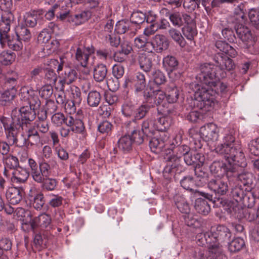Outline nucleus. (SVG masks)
I'll return each instance as SVG.
<instances>
[{
  "label": "nucleus",
  "instance_id": "10",
  "mask_svg": "<svg viewBox=\"0 0 259 259\" xmlns=\"http://www.w3.org/2000/svg\"><path fill=\"white\" fill-rule=\"evenodd\" d=\"M20 95L24 100L27 101L29 106L33 110L39 109L41 102L36 91L28 87H23L20 90Z\"/></svg>",
  "mask_w": 259,
  "mask_h": 259
},
{
  "label": "nucleus",
  "instance_id": "21",
  "mask_svg": "<svg viewBox=\"0 0 259 259\" xmlns=\"http://www.w3.org/2000/svg\"><path fill=\"white\" fill-rule=\"evenodd\" d=\"M28 198L33 207L37 210H40L45 204V199L42 192L35 188L31 189L28 194Z\"/></svg>",
  "mask_w": 259,
  "mask_h": 259
},
{
  "label": "nucleus",
  "instance_id": "20",
  "mask_svg": "<svg viewBox=\"0 0 259 259\" xmlns=\"http://www.w3.org/2000/svg\"><path fill=\"white\" fill-rule=\"evenodd\" d=\"M128 134H131L133 143L140 145L144 142L145 137L143 134L137 129V123L135 120H131L125 123Z\"/></svg>",
  "mask_w": 259,
  "mask_h": 259
},
{
  "label": "nucleus",
  "instance_id": "52",
  "mask_svg": "<svg viewBox=\"0 0 259 259\" xmlns=\"http://www.w3.org/2000/svg\"><path fill=\"white\" fill-rule=\"evenodd\" d=\"M228 244V249L231 252H236L240 250L245 245L244 240L237 237L234 239L231 242H227Z\"/></svg>",
  "mask_w": 259,
  "mask_h": 259
},
{
  "label": "nucleus",
  "instance_id": "1",
  "mask_svg": "<svg viewBox=\"0 0 259 259\" xmlns=\"http://www.w3.org/2000/svg\"><path fill=\"white\" fill-rule=\"evenodd\" d=\"M215 151L218 154L223 155L228 163L235 162H239L238 164L246 165L241 142L231 135L225 136L224 143L218 145Z\"/></svg>",
  "mask_w": 259,
  "mask_h": 259
},
{
  "label": "nucleus",
  "instance_id": "4",
  "mask_svg": "<svg viewBox=\"0 0 259 259\" xmlns=\"http://www.w3.org/2000/svg\"><path fill=\"white\" fill-rule=\"evenodd\" d=\"M171 148H174V152L176 154L167 155L164 157L167 162L163 170L164 175L166 173L172 174L180 173L182 169L180 164V158L182 156L185 157V156L190 151V148L186 145H180L176 147H172Z\"/></svg>",
  "mask_w": 259,
  "mask_h": 259
},
{
  "label": "nucleus",
  "instance_id": "53",
  "mask_svg": "<svg viewBox=\"0 0 259 259\" xmlns=\"http://www.w3.org/2000/svg\"><path fill=\"white\" fill-rule=\"evenodd\" d=\"M15 53L9 51H3L0 53V63L4 65L11 64L15 59Z\"/></svg>",
  "mask_w": 259,
  "mask_h": 259
},
{
  "label": "nucleus",
  "instance_id": "31",
  "mask_svg": "<svg viewBox=\"0 0 259 259\" xmlns=\"http://www.w3.org/2000/svg\"><path fill=\"white\" fill-rule=\"evenodd\" d=\"M13 176L11 178L12 181L14 183L23 184L27 180L29 173L25 169H17L12 172Z\"/></svg>",
  "mask_w": 259,
  "mask_h": 259
},
{
  "label": "nucleus",
  "instance_id": "25",
  "mask_svg": "<svg viewBox=\"0 0 259 259\" xmlns=\"http://www.w3.org/2000/svg\"><path fill=\"white\" fill-rule=\"evenodd\" d=\"M66 125L70 127L71 131L76 134L83 135L85 128L82 121L79 119L74 118L72 116H67Z\"/></svg>",
  "mask_w": 259,
  "mask_h": 259
},
{
  "label": "nucleus",
  "instance_id": "46",
  "mask_svg": "<svg viewBox=\"0 0 259 259\" xmlns=\"http://www.w3.org/2000/svg\"><path fill=\"white\" fill-rule=\"evenodd\" d=\"M154 107L153 104H148L147 103H143L135 111L134 119L132 120H140L144 118L147 113L149 112L150 108Z\"/></svg>",
  "mask_w": 259,
  "mask_h": 259
},
{
  "label": "nucleus",
  "instance_id": "60",
  "mask_svg": "<svg viewBox=\"0 0 259 259\" xmlns=\"http://www.w3.org/2000/svg\"><path fill=\"white\" fill-rule=\"evenodd\" d=\"M248 16L251 25L259 29V10L252 9L248 12Z\"/></svg>",
  "mask_w": 259,
  "mask_h": 259
},
{
  "label": "nucleus",
  "instance_id": "48",
  "mask_svg": "<svg viewBox=\"0 0 259 259\" xmlns=\"http://www.w3.org/2000/svg\"><path fill=\"white\" fill-rule=\"evenodd\" d=\"M139 63L141 69L144 71L149 72L151 71L152 67V59L146 54H142L139 56Z\"/></svg>",
  "mask_w": 259,
  "mask_h": 259
},
{
  "label": "nucleus",
  "instance_id": "51",
  "mask_svg": "<svg viewBox=\"0 0 259 259\" xmlns=\"http://www.w3.org/2000/svg\"><path fill=\"white\" fill-rule=\"evenodd\" d=\"M150 41H148L147 39L142 36L137 37L135 38L134 44L136 47L142 49L143 51L151 52Z\"/></svg>",
  "mask_w": 259,
  "mask_h": 259
},
{
  "label": "nucleus",
  "instance_id": "36",
  "mask_svg": "<svg viewBox=\"0 0 259 259\" xmlns=\"http://www.w3.org/2000/svg\"><path fill=\"white\" fill-rule=\"evenodd\" d=\"M178 64L179 62L174 56L167 55L163 59V67L168 73L176 70L178 67Z\"/></svg>",
  "mask_w": 259,
  "mask_h": 259
},
{
  "label": "nucleus",
  "instance_id": "5",
  "mask_svg": "<svg viewBox=\"0 0 259 259\" xmlns=\"http://www.w3.org/2000/svg\"><path fill=\"white\" fill-rule=\"evenodd\" d=\"M223 78V75L217 71L215 65L212 63H203L199 67V72L197 75L196 79L204 85H211L215 83V81Z\"/></svg>",
  "mask_w": 259,
  "mask_h": 259
},
{
  "label": "nucleus",
  "instance_id": "49",
  "mask_svg": "<svg viewBox=\"0 0 259 259\" xmlns=\"http://www.w3.org/2000/svg\"><path fill=\"white\" fill-rule=\"evenodd\" d=\"M101 95L99 92L92 91L89 92L87 98L88 104L92 107H97L101 102Z\"/></svg>",
  "mask_w": 259,
  "mask_h": 259
},
{
  "label": "nucleus",
  "instance_id": "15",
  "mask_svg": "<svg viewBox=\"0 0 259 259\" xmlns=\"http://www.w3.org/2000/svg\"><path fill=\"white\" fill-rule=\"evenodd\" d=\"M132 83L136 93L141 92L146 87V80L144 74L141 72H137L133 77H127L125 79L123 87L126 88L129 83Z\"/></svg>",
  "mask_w": 259,
  "mask_h": 259
},
{
  "label": "nucleus",
  "instance_id": "18",
  "mask_svg": "<svg viewBox=\"0 0 259 259\" xmlns=\"http://www.w3.org/2000/svg\"><path fill=\"white\" fill-rule=\"evenodd\" d=\"M21 40L15 32L12 34H9L6 35V38L2 36L0 38V44L3 48L7 44L10 49L18 51L21 50L23 47Z\"/></svg>",
  "mask_w": 259,
  "mask_h": 259
},
{
  "label": "nucleus",
  "instance_id": "13",
  "mask_svg": "<svg viewBox=\"0 0 259 259\" xmlns=\"http://www.w3.org/2000/svg\"><path fill=\"white\" fill-rule=\"evenodd\" d=\"M200 135L205 141H215L219 138V128L213 123H209L201 127Z\"/></svg>",
  "mask_w": 259,
  "mask_h": 259
},
{
  "label": "nucleus",
  "instance_id": "2",
  "mask_svg": "<svg viewBox=\"0 0 259 259\" xmlns=\"http://www.w3.org/2000/svg\"><path fill=\"white\" fill-rule=\"evenodd\" d=\"M0 120L10 145L21 147L27 144V137H24L23 134H20L22 123L20 122L19 119H11L3 116Z\"/></svg>",
  "mask_w": 259,
  "mask_h": 259
},
{
  "label": "nucleus",
  "instance_id": "26",
  "mask_svg": "<svg viewBox=\"0 0 259 259\" xmlns=\"http://www.w3.org/2000/svg\"><path fill=\"white\" fill-rule=\"evenodd\" d=\"M235 30L238 37L245 44L253 42V35L250 29L242 24L235 26Z\"/></svg>",
  "mask_w": 259,
  "mask_h": 259
},
{
  "label": "nucleus",
  "instance_id": "64",
  "mask_svg": "<svg viewBox=\"0 0 259 259\" xmlns=\"http://www.w3.org/2000/svg\"><path fill=\"white\" fill-rule=\"evenodd\" d=\"M168 93L166 95V101L169 103H174L177 101L179 97V91L178 89L174 87L168 89Z\"/></svg>",
  "mask_w": 259,
  "mask_h": 259
},
{
  "label": "nucleus",
  "instance_id": "6",
  "mask_svg": "<svg viewBox=\"0 0 259 259\" xmlns=\"http://www.w3.org/2000/svg\"><path fill=\"white\" fill-rule=\"evenodd\" d=\"M213 60L215 63L214 65L216 69L221 74L223 75V77L225 76V71L226 70L231 71L235 67V64L232 60L223 53L215 54L213 57Z\"/></svg>",
  "mask_w": 259,
  "mask_h": 259
},
{
  "label": "nucleus",
  "instance_id": "37",
  "mask_svg": "<svg viewBox=\"0 0 259 259\" xmlns=\"http://www.w3.org/2000/svg\"><path fill=\"white\" fill-rule=\"evenodd\" d=\"M184 160L185 163L188 165H191L195 164L196 165L198 162H200L202 166L203 162V156L199 153L193 151H190L184 157Z\"/></svg>",
  "mask_w": 259,
  "mask_h": 259
},
{
  "label": "nucleus",
  "instance_id": "63",
  "mask_svg": "<svg viewBox=\"0 0 259 259\" xmlns=\"http://www.w3.org/2000/svg\"><path fill=\"white\" fill-rule=\"evenodd\" d=\"M91 16V13L89 11H83L74 16L72 21L75 24L79 25L87 21Z\"/></svg>",
  "mask_w": 259,
  "mask_h": 259
},
{
  "label": "nucleus",
  "instance_id": "61",
  "mask_svg": "<svg viewBox=\"0 0 259 259\" xmlns=\"http://www.w3.org/2000/svg\"><path fill=\"white\" fill-rule=\"evenodd\" d=\"M181 186L185 189L190 191H193L192 187L196 185L193 178L192 176H188L184 177L180 181Z\"/></svg>",
  "mask_w": 259,
  "mask_h": 259
},
{
  "label": "nucleus",
  "instance_id": "54",
  "mask_svg": "<svg viewBox=\"0 0 259 259\" xmlns=\"http://www.w3.org/2000/svg\"><path fill=\"white\" fill-rule=\"evenodd\" d=\"M151 79L157 85H161L166 81V77L164 73L160 70H154L150 75Z\"/></svg>",
  "mask_w": 259,
  "mask_h": 259
},
{
  "label": "nucleus",
  "instance_id": "16",
  "mask_svg": "<svg viewBox=\"0 0 259 259\" xmlns=\"http://www.w3.org/2000/svg\"><path fill=\"white\" fill-rule=\"evenodd\" d=\"M151 52L153 50L157 53H160L166 50L169 47L168 39L163 34H156L153 36L150 41Z\"/></svg>",
  "mask_w": 259,
  "mask_h": 259
},
{
  "label": "nucleus",
  "instance_id": "7",
  "mask_svg": "<svg viewBox=\"0 0 259 259\" xmlns=\"http://www.w3.org/2000/svg\"><path fill=\"white\" fill-rule=\"evenodd\" d=\"M44 12L42 10H33L26 13L24 16L25 26L39 28L44 22Z\"/></svg>",
  "mask_w": 259,
  "mask_h": 259
},
{
  "label": "nucleus",
  "instance_id": "50",
  "mask_svg": "<svg viewBox=\"0 0 259 259\" xmlns=\"http://www.w3.org/2000/svg\"><path fill=\"white\" fill-rule=\"evenodd\" d=\"M168 33L170 38L181 47L185 46L186 42L184 38L179 30L171 27L168 30Z\"/></svg>",
  "mask_w": 259,
  "mask_h": 259
},
{
  "label": "nucleus",
  "instance_id": "57",
  "mask_svg": "<svg viewBox=\"0 0 259 259\" xmlns=\"http://www.w3.org/2000/svg\"><path fill=\"white\" fill-rule=\"evenodd\" d=\"M183 217L186 224L188 226L198 228L201 225L200 220L193 214L188 213L185 214Z\"/></svg>",
  "mask_w": 259,
  "mask_h": 259
},
{
  "label": "nucleus",
  "instance_id": "23",
  "mask_svg": "<svg viewBox=\"0 0 259 259\" xmlns=\"http://www.w3.org/2000/svg\"><path fill=\"white\" fill-rule=\"evenodd\" d=\"M191 16L185 13L175 12L168 14V18L172 25L175 27L180 28L183 26Z\"/></svg>",
  "mask_w": 259,
  "mask_h": 259
},
{
  "label": "nucleus",
  "instance_id": "30",
  "mask_svg": "<svg viewBox=\"0 0 259 259\" xmlns=\"http://www.w3.org/2000/svg\"><path fill=\"white\" fill-rule=\"evenodd\" d=\"M215 232L220 244L230 241L232 233L230 229L226 226L219 225L217 227Z\"/></svg>",
  "mask_w": 259,
  "mask_h": 259
},
{
  "label": "nucleus",
  "instance_id": "29",
  "mask_svg": "<svg viewBox=\"0 0 259 259\" xmlns=\"http://www.w3.org/2000/svg\"><path fill=\"white\" fill-rule=\"evenodd\" d=\"M50 165L46 162L39 163L37 173L34 175L33 180L35 182H41L44 178H48L51 174Z\"/></svg>",
  "mask_w": 259,
  "mask_h": 259
},
{
  "label": "nucleus",
  "instance_id": "11",
  "mask_svg": "<svg viewBox=\"0 0 259 259\" xmlns=\"http://www.w3.org/2000/svg\"><path fill=\"white\" fill-rule=\"evenodd\" d=\"M203 237L206 243L208 244V253L214 254L210 259H218L221 249L215 232H206L203 234Z\"/></svg>",
  "mask_w": 259,
  "mask_h": 259
},
{
  "label": "nucleus",
  "instance_id": "24",
  "mask_svg": "<svg viewBox=\"0 0 259 259\" xmlns=\"http://www.w3.org/2000/svg\"><path fill=\"white\" fill-rule=\"evenodd\" d=\"M164 137L162 138H158L156 137H152L149 139V147L151 150L155 153H159L163 151V149L165 146L167 144V140L168 139L166 133H163Z\"/></svg>",
  "mask_w": 259,
  "mask_h": 259
},
{
  "label": "nucleus",
  "instance_id": "39",
  "mask_svg": "<svg viewBox=\"0 0 259 259\" xmlns=\"http://www.w3.org/2000/svg\"><path fill=\"white\" fill-rule=\"evenodd\" d=\"M107 73V68L105 65L100 64L95 66L94 69V78L98 82L103 81Z\"/></svg>",
  "mask_w": 259,
  "mask_h": 259
},
{
  "label": "nucleus",
  "instance_id": "41",
  "mask_svg": "<svg viewBox=\"0 0 259 259\" xmlns=\"http://www.w3.org/2000/svg\"><path fill=\"white\" fill-rule=\"evenodd\" d=\"M155 130H156L155 123L152 120L147 119L142 122V134L146 137L151 138L154 134Z\"/></svg>",
  "mask_w": 259,
  "mask_h": 259
},
{
  "label": "nucleus",
  "instance_id": "38",
  "mask_svg": "<svg viewBox=\"0 0 259 259\" xmlns=\"http://www.w3.org/2000/svg\"><path fill=\"white\" fill-rule=\"evenodd\" d=\"M194 207L198 213L203 215L207 214L210 210L207 201L202 198H197L195 200Z\"/></svg>",
  "mask_w": 259,
  "mask_h": 259
},
{
  "label": "nucleus",
  "instance_id": "14",
  "mask_svg": "<svg viewBox=\"0 0 259 259\" xmlns=\"http://www.w3.org/2000/svg\"><path fill=\"white\" fill-rule=\"evenodd\" d=\"M163 116L159 117L155 121L156 130L158 131L165 132L172 123V119L169 115L174 113V110L171 108L164 109L162 111Z\"/></svg>",
  "mask_w": 259,
  "mask_h": 259
},
{
  "label": "nucleus",
  "instance_id": "47",
  "mask_svg": "<svg viewBox=\"0 0 259 259\" xmlns=\"http://www.w3.org/2000/svg\"><path fill=\"white\" fill-rule=\"evenodd\" d=\"M17 89H7L1 95L0 102L2 105L6 106L10 103L14 99Z\"/></svg>",
  "mask_w": 259,
  "mask_h": 259
},
{
  "label": "nucleus",
  "instance_id": "42",
  "mask_svg": "<svg viewBox=\"0 0 259 259\" xmlns=\"http://www.w3.org/2000/svg\"><path fill=\"white\" fill-rule=\"evenodd\" d=\"M174 199L177 207L182 213L185 214L189 213L190 210L189 205L183 197L180 195H176Z\"/></svg>",
  "mask_w": 259,
  "mask_h": 259
},
{
  "label": "nucleus",
  "instance_id": "32",
  "mask_svg": "<svg viewBox=\"0 0 259 259\" xmlns=\"http://www.w3.org/2000/svg\"><path fill=\"white\" fill-rule=\"evenodd\" d=\"M237 180L241 182L244 186L251 187L254 179L253 175L251 172L245 169H240Z\"/></svg>",
  "mask_w": 259,
  "mask_h": 259
},
{
  "label": "nucleus",
  "instance_id": "62",
  "mask_svg": "<svg viewBox=\"0 0 259 259\" xmlns=\"http://www.w3.org/2000/svg\"><path fill=\"white\" fill-rule=\"evenodd\" d=\"M49 197L48 204L50 206L56 208L62 205L64 199L61 196L51 194Z\"/></svg>",
  "mask_w": 259,
  "mask_h": 259
},
{
  "label": "nucleus",
  "instance_id": "35",
  "mask_svg": "<svg viewBox=\"0 0 259 259\" xmlns=\"http://www.w3.org/2000/svg\"><path fill=\"white\" fill-rule=\"evenodd\" d=\"M27 144L31 146L38 145L40 143L41 139L35 126H31L27 131Z\"/></svg>",
  "mask_w": 259,
  "mask_h": 259
},
{
  "label": "nucleus",
  "instance_id": "43",
  "mask_svg": "<svg viewBox=\"0 0 259 259\" xmlns=\"http://www.w3.org/2000/svg\"><path fill=\"white\" fill-rule=\"evenodd\" d=\"M146 19V14L141 12V11H136L134 12L131 16L130 18V22H131L132 24L135 26V28H137V30L140 28V25L142 24Z\"/></svg>",
  "mask_w": 259,
  "mask_h": 259
},
{
  "label": "nucleus",
  "instance_id": "44",
  "mask_svg": "<svg viewBox=\"0 0 259 259\" xmlns=\"http://www.w3.org/2000/svg\"><path fill=\"white\" fill-rule=\"evenodd\" d=\"M118 147L124 152H129L132 148L133 142L129 134L121 137L118 142Z\"/></svg>",
  "mask_w": 259,
  "mask_h": 259
},
{
  "label": "nucleus",
  "instance_id": "58",
  "mask_svg": "<svg viewBox=\"0 0 259 259\" xmlns=\"http://www.w3.org/2000/svg\"><path fill=\"white\" fill-rule=\"evenodd\" d=\"M231 195L236 202L242 201L245 195V193L241 186H236L231 190Z\"/></svg>",
  "mask_w": 259,
  "mask_h": 259
},
{
  "label": "nucleus",
  "instance_id": "27",
  "mask_svg": "<svg viewBox=\"0 0 259 259\" xmlns=\"http://www.w3.org/2000/svg\"><path fill=\"white\" fill-rule=\"evenodd\" d=\"M23 191L22 189L17 187L9 188L6 193V197L12 204H18L22 199Z\"/></svg>",
  "mask_w": 259,
  "mask_h": 259
},
{
  "label": "nucleus",
  "instance_id": "56",
  "mask_svg": "<svg viewBox=\"0 0 259 259\" xmlns=\"http://www.w3.org/2000/svg\"><path fill=\"white\" fill-rule=\"evenodd\" d=\"M44 79L47 84L54 85L58 79L55 71L52 68H47L44 70Z\"/></svg>",
  "mask_w": 259,
  "mask_h": 259
},
{
  "label": "nucleus",
  "instance_id": "12",
  "mask_svg": "<svg viewBox=\"0 0 259 259\" xmlns=\"http://www.w3.org/2000/svg\"><path fill=\"white\" fill-rule=\"evenodd\" d=\"M208 187L219 196L224 195L229 191L228 181L219 177L213 178L208 182Z\"/></svg>",
  "mask_w": 259,
  "mask_h": 259
},
{
  "label": "nucleus",
  "instance_id": "59",
  "mask_svg": "<svg viewBox=\"0 0 259 259\" xmlns=\"http://www.w3.org/2000/svg\"><path fill=\"white\" fill-rule=\"evenodd\" d=\"M18 78L19 75L15 72H12L11 76L8 74L6 77V85L9 88V89H16V87L18 85Z\"/></svg>",
  "mask_w": 259,
  "mask_h": 259
},
{
  "label": "nucleus",
  "instance_id": "40",
  "mask_svg": "<svg viewBox=\"0 0 259 259\" xmlns=\"http://www.w3.org/2000/svg\"><path fill=\"white\" fill-rule=\"evenodd\" d=\"M40 183L41 188L44 191H53L57 189L58 182L55 179L45 178L44 180L41 182H37Z\"/></svg>",
  "mask_w": 259,
  "mask_h": 259
},
{
  "label": "nucleus",
  "instance_id": "3",
  "mask_svg": "<svg viewBox=\"0 0 259 259\" xmlns=\"http://www.w3.org/2000/svg\"><path fill=\"white\" fill-rule=\"evenodd\" d=\"M197 84L194 95L193 105L195 108L209 111L214 104V100L218 90H213V88L208 85Z\"/></svg>",
  "mask_w": 259,
  "mask_h": 259
},
{
  "label": "nucleus",
  "instance_id": "19",
  "mask_svg": "<svg viewBox=\"0 0 259 259\" xmlns=\"http://www.w3.org/2000/svg\"><path fill=\"white\" fill-rule=\"evenodd\" d=\"M14 16L11 12H5L1 17L0 22V38L6 37L9 34L11 26L14 23Z\"/></svg>",
  "mask_w": 259,
  "mask_h": 259
},
{
  "label": "nucleus",
  "instance_id": "34",
  "mask_svg": "<svg viewBox=\"0 0 259 259\" xmlns=\"http://www.w3.org/2000/svg\"><path fill=\"white\" fill-rule=\"evenodd\" d=\"M200 163L197 164L194 169L195 175L197 179L196 181H198L196 185L198 186H203L208 181V173L204 170V168L200 166Z\"/></svg>",
  "mask_w": 259,
  "mask_h": 259
},
{
  "label": "nucleus",
  "instance_id": "22",
  "mask_svg": "<svg viewBox=\"0 0 259 259\" xmlns=\"http://www.w3.org/2000/svg\"><path fill=\"white\" fill-rule=\"evenodd\" d=\"M115 30L118 33L124 34L127 32L130 37H134L137 32V28L135 27L131 22L127 20L119 21L115 25Z\"/></svg>",
  "mask_w": 259,
  "mask_h": 259
},
{
  "label": "nucleus",
  "instance_id": "8",
  "mask_svg": "<svg viewBox=\"0 0 259 259\" xmlns=\"http://www.w3.org/2000/svg\"><path fill=\"white\" fill-rule=\"evenodd\" d=\"M36 110H33L32 108L28 106H24L19 109V115L17 117L16 114L17 113V109L15 108L12 110L11 119L14 118L19 119L20 122L23 124H27L29 122L33 121L36 117Z\"/></svg>",
  "mask_w": 259,
  "mask_h": 259
},
{
  "label": "nucleus",
  "instance_id": "45",
  "mask_svg": "<svg viewBox=\"0 0 259 259\" xmlns=\"http://www.w3.org/2000/svg\"><path fill=\"white\" fill-rule=\"evenodd\" d=\"M238 163L235 162L229 163V165L226 168L227 177H233L237 179L241 171L240 169H242V167L245 166L238 164Z\"/></svg>",
  "mask_w": 259,
  "mask_h": 259
},
{
  "label": "nucleus",
  "instance_id": "28",
  "mask_svg": "<svg viewBox=\"0 0 259 259\" xmlns=\"http://www.w3.org/2000/svg\"><path fill=\"white\" fill-rule=\"evenodd\" d=\"M182 28V33L185 37L189 40L193 39L197 34L196 26L194 19L191 17Z\"/></svg>",
  "mask_w": 259,
  "mask_h": 259
},
{
  "label": "nucleus",
  "instance_id": "9",
  "mask_svg": "<svg viewBox=\"0 0 259 259\" xmlns=\"http://www.w3.org/2000/svg\"><path fill=\"white\" fill-rule=\"evenodd\" d=\"M64 70V72L60 74L61 79L60 83L61 84V90H64L65 84H70L74 82L77 77L76 71L67 66L64 67L63 64H60L57 67V72L60 73L61 71Z\"/></svg>",
  "mask_w": 259,
  "mask_h": 259
},
{
  "label": "nucleus",
  "instance_id": "55",
  "mask_svg": "<svg viewBox=\"0 0 259 259\" xmlns=\"http://www.w3.org/2000/svg\"><path fill=\"white\" fill-rule=\"evenodd\" d=\"M15 33L18 37L24 41L30 40L31 38V33L26 26H21L17 28Z\"/></svg>",
  "mask_w": 259,
  "mask_h": 259
},
{
  "label": "nucleus",
  "instance_id": "33",
  "mask_svg": "<svg viewBox=\"0 0 259 259\" xmlns=\"http://www.w3.org/2000/svg\"><path fill=\"white\" fill-rule=\"evenodd\" d=\"M5 164L4 174L7 176L8 170H16L19 166V160L17 157L13 155H7L3 158Z\"/></svg>",
  "mask_w": 259,
  "mask_h": 259
},
{
  "label": "nucleus",
  "instance_id": "17",
  "mask_svg": "<svg viewBox=\"0 0 259 259\" xmlns=\"http://www.w3.org/2000/svg\"><path fill=\"white\" fill-rule=\"evenodd\" d=\"M94 52L95 49L92 46L83 48L78 47L75 54V60L81 66L86 67L89 56L94 54Z\"/></svg>",
  "mask_w": 259,
  "mask_h": 259
}]
</instances>
